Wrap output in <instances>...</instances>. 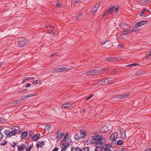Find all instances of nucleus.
Returning a JSON list of instances; mask_svg holds the SVG:
<instances>
[{
	"instance_id": "nucleus-55",
	"label": "nucleus",
	"mask_w": 151,
	"mask_h": 151,
	"mask_svg": "<svg viewBox=\"0 0 151 151\" xmlns=\"http://www.w3.org/2000/svg\"><path fill=\"white\" fill-rule=\"evenodd\" d=\"M93 96V94L91 95L90 96L88 97L87 98H86V100H87L90 99Z\"/></svg>"
},
{
	"instance_id": "nucleus-11",
	"label": "nucleus",
	"mask_w": 151,
	"mask_h": 151,
	"mask_svg": "<svg viewBox=\"0 0 151 151\" xmlns=\"http://www.w3.org/2000/svg\"><path fill=\"white\" fill-rule=\"evenodd\" d=\"M147 21H142L137 23L135 25L136 27L138 28L142 25H144L146 24Z\"/></svg>"
},
{
	"instance_id": "nucleus-54",
	"label": "nucleus",
	"mask_w": 151,
	"mask_h": 151,
	"mask_svg": "<svg viewBox=\"0 0 151 151\" xmlns=\"http://www.w3.org/2000/svg\"><path fill=\"white\" fill-rule=\"evenodd\" d=\"M30 86V83H28L25 86L26 88H28Z\"/></svg>"
},
{
	"instance_id": "nucleus-56",
	"label": "nucleus",
	"mask_w": 151,
	"mask_h": 151,
	"mask_svg": "<svg viewBox=\"0 0 151 151\" xmlns=\"http://www.w3.org/2000/svg\"><path fill=\"white\" fill-rule=\"evenodd\" d=\"M150 55H151V49L150 50V53L146 57L147 58H148V57Z\"/></svg>"
},
{
	"instance_id": "nucleus-46",
	"label": "nucleus",
	"mask_w": 151,
	"mask_h": 151,
	"mask_svg": "<svg viewBox=\"0 0 151 151\" xmlns=\"http://www.w3.org/2000/svg\"><path fill=\"white\" fill-rule=\"evenodd\" d=\"M145 9H144L141 12V13L140 14V16H141L142 17L143 16V14H144V13H145Z\"/></svg>"
},
{
	"instance_id": "nucleus-37",
	"label": "nucleus",
	"mask_w": 151,
	"mask_h": 151,
	"mask_svg": "<svg viewBox=\"0 0 151 151\" xmlns=\"http://www.w3.org/2000/svg\"><path fill=\"white\" fill-rule=\"evenodd\" d=\"M110 13V10H109V9L108 10L106 11L105 13L103 14V16L104 17V16L107 15V14Z\"/></svg>"
},
{
	"instance_id": "nucleus-20",
	"label": "nucleus",
	"mask_w": 151,
	"mask_h": 151,
	"mask_svg": "<svg viewBox=\"0 0 151 151\" xmlns=\"http://www.w3.org/2000/svg\"><path fill=\"white\" fill-rule=\"evenodd\" d=\"M27 134L28 133L26 131H24L23 132L20 136L21 139H24L27 136Z\"/></svg>"
},
{
	"instance_id": "nucleus-28",
	"label": "nucleus",
	"mask_w": 151,
	"mask_h": 151,
	"mask_svg": "<svg viewBox=\"0 0 151 151\" xmlns=\"http://www.w3.org/2000/svg\"><path fill=\"white\" fill-rule=\"evenodd\" d=\"M83 15L82 13H80L79 14L77 15L76 16V18L78 19H81L83 17Z\"/></svg>"
},
{
	"instance_id": "nucleus-3",
	"label": "nucleus",
	"mask_w": 151,
	"mask_h": 151,
	"mask_svg": "<svg viewBox=\"0 0 151 151\" xmlns=\"http://www.w3.org/2000/svg\"><path fill=\"white\" fill-rule=\"evenodd\" d=\"M28 42L27 40L20 38L18 40V43L19 47H22L26 45L28 43Z\"/></svg>"
},
{
	"instance_id": "nucleus-13",
	"label": "nucleus",
	"mask_w": 151,
	"mask_h": 151,
	"mask_svg": "<svg viewBox=\"0 0 151 151\" xmlns=\"http://www.w3.org/2000/svg\"><path fill=\"white\" fill-rule=\"evenodd\" d=\"M129 95L128 94H124L120 95H116L115 96V98L117 99H121L126 98Z\"/></svg>"
},
{
	"instance_id": "nucleus-51",
	"label": "nucleus",
	"mask_w": 151,
	"mask_h": 151,
	"mask_svg": "<svg viewBox=\"0 0 151 151\" xmlns=\"http://www.w3.org/2000/svg\"><path fill=\"white\" fill-rule=\"evenodd\" d=\"M58 149L57 147H55L52 151H58Z\"/></svg>"
},
{
	"instance_id": "nucleus-18",
	"label": "nucleus",
	"mask_w": 151,
	"mask_h": 151,
	"mask_svg": "<svg viewBox=\"0 0 151 151\" xmlns=\"http://www.w3.org/2000/svg\"><path fill=\"white\" fill-rule=\"evenodd\" d=\"M40 135V133H37L32 137L33 141H35L37 140L39 138Z\"/></svg>"
},
{
	"instance_id": "nucleus-9",
	"label": "nucleus",
	"mask_w": 151,
	"mask_h": 151,
	"mask_svg": "<svg viewBox=\"0 0 151 151\" xmlns=\"http://www.w3.org/2000/svg\"><path fill=\"white\" fill-rule=\"evenodd\" d=\"M63 143L65 144V145H69V144L72 142V140L70 139L69 138H66L65 139H64L63 138Z\"/></svg>"
},
{
	"instance_id": "nucleus-34",
	"label": "nucleus",
	"mask_w": 151,
	"mask_h": 151,
	"mask_svg": "<svg viewBox=\"0 0 151 151\" xmlns=\"http://www.w3.org/2000/svg\"><path fill=\"white\" fill-rule=\"evenodd\" d=\"M34 132L32 131H30L29 132V136L30 137V138H32L33 137V136L34 135Z\"/></svg>"
},
{
	"instance_id": "nucleus-63",
	"label": "nucleus",
	"mask_w": 151,
	"mask_h": 151,
	"mask_svg": "<svg viewBox=\"0 0 151 151\" xmlns=\"http://www.w3.org/2000/svg\"><path fill=\"white\" fill-rule=\"evenodd\" d=\"M79 2V1H75L74 2V3H73V4H76V3H78V2Z\"/></svg>"
},
{
	"instance_id": "nucleus-25",
	"label": "nucleus",
	"mask_w": 151,
	"mask_h": 151,
	"mask_svg": "<svg viewBox=\"0 0 151 151\" xmlns=\"http://www.w3.org/2000/svg\"><path fill=\"white\" fill-rule=\"evenodd\" d=\"M124 143V141L122 140H119L116 142V144L117 145H122Z\"/></svg>"
},
{
	"instance_id": "nucleus-6",
	"label": "nucleus",
	"mask_w": 151,
	"mask_h": 151,
	"mask_svg": "<svg viewBox=\"0 0 151 151\" xmlns=\"http://www.w3.org/2000/svg\"><path fill=\"white\" fill-rule=\"evenodd\" d=\"M117 137V134L116 133H114L110 137V139L113 141L112 143L114 144H115L116 143V138ZM112 144V143H111Z\"/></svg>"
},
{
	"instance_id": "nucleus-58",
	"label": "nucleus",
	"mask_w": 151,
	"mask_h": 151,
	"mask_svg": "<svg viewBox=\"0 0 151 151\" xmlns=\"http://www.w3.org/2000/svg\"><path fill=\"white\" fill-rule=\"evenodd\" d=\"M124 47V46L123 45H119V48H123Z\"/></svg>"
},
{
	"instance_id": "nucleus-19",
	"label": "nucleus",
	"mask_w": 151,
	"mask_h": 151,
	"mask_svg": "<svg viewBox=\"0 0 151 151\" xmlns=\"http://www.w3.org/2000/svg\"><path fill=\"white\" fill-rule=\"evenodd\" d=\"M44 145L45 143L44 141H39L37 142V148H41Z\"/></svg>"
},
{
	"instance_id": "nucleus-49",
	"label": "nucleus",
	"mask_w": 151,
	"mask_h": 151,
	"mask_svg": "<svg viewBox=\"0 0 151 151\" xmlns=\"http://www.w3.org/2000/svg\"><path fill=\"white\" fill-rule=\"evenodd\" d=\"M26 99V98L25 97V96H22L21 98V99H20V100H21V101H22V100H23L25 99Z\"/></svg>"
},
{
	"instance_id": "nucleus-57",
	"label": "nucleus",
	"mask_w": 151,
	"mask_h": 151,
	"mask_svg": "<svg viewBox=\"0 0 151 151\" xmlns=\"http://www.w3.org/2000/svg\"><path fill=\"white\" fill-rule=\"evenodd\" d=\"M108 41H109V40H107V41H105V42H101V45H105V44L106 43V42H108Z\"/></svg>"
},
{
	"instance_id": "nucleus-1",
	"label": "nucleus",
	"mask_w": 151,
	"mask_h": 151,
	"mask_svg": "<svg viewBox=\"0 0 151 151\" xmlns=\"http://www.w3.org/2000/svg\"><path fill=\"white\" fill-rule=\"evenodd\" d=\"M108 68H104L101 67L97 68L96 70H91L88 71L85 73L86 76H93L99 74L101 73L108 70Z\"/></svg>"
},
{
	"instance_id": "nucleus-30",
	"label": "nucleus",
	"mask_w": 151,
	"mask_h": 151,
	"mask_svg": "<svg viewBox=\"0 0 151 151\" xmlns=\"http://www.w3.org/2000/svg\"><path fill=\"white\" fill-rule=\"evenodd\" d=\"M89 149L88 147H83L80 150V151H89Z\"/></svg>"
},
{
	"instance_id": "nucleus-62",
	"label": "nucleus",
	"mask_w": 151,
	"mask_h": 151,
	"mask_svg": "<svg viewBox=\"0 0 151 151\" xmlns=\"http://www.w3.org/2000/svg\"><path fill=\"white\" fill-rule=\"evenodd\" d=\"M104 83H108L107 80V79H106L104 81Z\"/></svg>"
},
{
	"instance_id": "nucleus-41",
	"label": "nucleus",
	"mask_w": 151,
	"mask_h": 151,
	"mask_svg": "<svg viewBox=\"0 0 151 151\" xmlns=\"http://www.w3.org/2000/svg\"><path fill=\"white\" fill-rule=\"evenodd\" d=\"M56 5L57 7L59 8H61L62 7L61 4L59 3H56Z\"/></svg>"
},
{
	"instance_id": "nucleus-17",
	"label": "nucleus",
	"mask_w": 151,
	"mask_h": 151,
	"mask_svg": "<svg viewBox=\"0 0 151 151\" xmlns=\"http://www.w3.org/2000/svg\"><path fill=\"white\" fill-rule=\"evenodd\" d=\"M80 134L81 138H83L85 137L86 135V133L85 131L83 129L80 130Z\"/></svg>"
},
{
	"instance_id": "nucleus-27",
	"label": "nucleus",
	"mask_w": 151,
	"mask_h": 151,
	"mask_svg": "<svg viewBox=\"0 0 151 151\" xmlns=\"http://www.w3.org/2000/svg\"><path fill=\"white\" fill-rule=\"evenodd\" d=\"M74 138L75 139V140H79L81 139V137H79L78 135L76 134H75L74 136Z\"/></svg>"
},
{
	"instance_id": "nucleus-24",
	"label": "nucleus",
	"mask_w": 151,
	"mask_h": 151,
	"mask_svg": "<svg viewBox=\"0 0 151 151\" xmlns=\"http://www.w3.org/2000/svg\"><path fill=\"white\" fill-rule=\"evenodd\" d=\"M121 137L122 139H124L126 137V135L125 131L120 133Z\"/></svg>"
},
{
	"instance_id": "nucleus-16",
	"label": "nucleus",
	"mask_w": 151,
	"mask_h": 151,
	"mask_svg": "<svg viewBox=\"0 0 151 151\" xmlns=\"http://www.w3.org/2000/svg\"><path fill=\"white\" fill-rule=\"evenodd\" d=\"M109 130V128L106 126H104L101 128L100 131L101 132L104 133L108 131Z\"/></svg>"
},
{
	"instance_id": "nucleus-53",
	"label": "nucleus",
	"mask_w": 151,
	"mask_h": 151,
	"mask_svg": "<svg viewBox=\"0 0 151 151\" xmlns=\"http://www.w3.org/2000/svg\"><path fill=\"white\" fill-rule=\"evenodd\" d=\"M5 119L3 118L2 117L0 118V122H4L5 121Z\"/></svg>"
},
{
	"instance_id": "nucleus-40",
	"label": "nucleus",
	"mask_w": 151,
	"mask_h": 151,
	"mask_svg": "<svg viewBox=\"0 0 151 151\" xmlns=\"http://www.w3.org/2000/svg\"><path fill=\"white\" fill-rule=\"evenodd\" d=\"M31 78L30 77H27L25 78H24L23 81L22 83H24L27 80H29Z\"/></svg>"
},
{
	"instance_id": "nucleus-4",
	"label": "nucleus",
	"mask_w": 151,
	"mask_h": 151,
	"mask_svg": "<svg viewBox=\"0 0 151 151\" xmlns=\"http://www.w3.org/2000/svg\"><path fill=\"white\" fill-rule=\"evenodd\" d=\"M70 68L67 67H63L60 68H57L54 69L53 70V72H64L70 70Z\"/></svg>"
},
{
	"instance_id": "nucleus-47",
	"label": "nucleus",
	"mask_w": 151,
	"mask_h": 151,
	"mask_svg": "<svg viewBox=\"0 0 151 151\" xmlns=\"http://www.w3.org/2000/svg\"><path fill=\"white\" fill-rule=\"evenodd\" d=\"M12 129L16 131L18 130L19 129V127H13Z\"/></svg>"
},
{
	"instance_id": "nucleus-8",
	"label": "nucleus",
	"mask_w": 151,
	"mask_h": 151,
	"mask_svg": "<svg viewBox=\"0 0 151 151\" xmlns=\"http://www.w3.org/2000/svg\"><path fill=\"white\" fill-rule=\"evenodd\" d=\"M99 6V4H96L95 6L93 7L91 9V12L93 13L92 14H94L95 12H96L97 11L98 9Z\"/></svg>"
},
{
	"instance_id": "nucleus-7",
	"label": "nucleus",
	"mask_w": 151,
	"mask_h": 151,
	"mask_svg": "<svg viewBox=\"0 0 151 151\" xmlns=\"http://www.w3.org/2000/svg\"><path fill=\"white\" fill-rule=\"evenodd\" d=\"M110 12L111 14L114 13V14H116L118 12V7L117 6H114L109 9Z\"/></svg>"
},
{
	"instance_id": "nucleus-5",
	"label": "nucleus",
	"mask_w": 151,
	"mask_h": 151,
	"mask_svg": "<svg viewBox=\"0 0 151 151\" xmlns=\"http://www.w3.org/2000/svg\"><path fill=\"white\" fill-rule=\"evenodd\" d=\"M17 132L14 130H12L11 131L9 130H5L4 131V133L6 136L8 137H10L14 134H16Z\"/></svg>"
},
{
	"instance_id": "nucleus-14",
	"label": "nucleus",
	"mask_w": 151,
	"mask_h": 151,
	"mask_svg": "<svg viewBox=\"0 0 151 151\" xmlns=\"http://www.w3.org/2000/svg\"><path fill=\"white\" fill-rule=\"evenodd\" d=\"M63 141H62L61 142V144H62V146L61 147V151H65L66 149L68 147L69 145H65V144L63 143Z\"/></svg>"
},
{
	"instance_id": "nucleus-36",
	"label": "nucleus",
	"mask_w": 151,
	"mask_h": 151,
	"mask_svg": "<svg viewBox=\"0 0 151 151\" xmlns=\"http://www.w3.org/2000/svg\"><path fill=\"white\" fill-rule=\"evenodd\" d=\"M7 142L6 140H3L2 142H1L0 145H6L7 143Z\"/></svg>"
},
{
	"instance_id": "nucleus-43",
	"label": "nucleus",
	"mask_w": 151,
	"mask_h": 151,
	"mask_svg": "<svg viewBox=\"0 0 151 151\" xmlns=\"http://www.w3.org/2000/svg\"><path fill=\"white\" fill-rule=\"evenodd\" d=\"M101 150V148L100 146H97L96 147L95 151H100Z\"/></svg>"
},
{
	"instance_id": "nucleus-10",
	"label": "nucleus",
	"mask_w": 151,
	"mask_h": 151,
	"mask_svg": "<svg viewBox=\"0 0 151 151\" xmlns=\"http://www.w3.org/2000/svg\"><path fill=\"white\" fill-rule=\"evenodd\" d=\"M26 145L24 144H21L17 145V148L18 151H22L24 149Z\"/></svg>"
},
{
	"instance_id": "nucleus-39",
	"label": "nucleus",
	"mask_w": 151,
	"mask_h": 151,
	"mask_svg": "<svg viewBox=\"0 0 151 151\" xmlns=\"http://www.w3.org/2000/svg\"><path fill=\"white\" fill-rule=\"evenodd\" d=\"M66 138H69V133H66L65 135L64 136V139H65Z\"/></svg>"
},
{
	"instance_id": "nucleus-64",
	"label": "nucleus",
	"mask_w": 151,
	"mask_h": 151,
	"mask_svg": "<svg viewBox=\"0 0 151 151\" xmlns=\"http://www.w3.org/2000/svg\"><path fill=\"white\" fill-rule=\"evenodd\" d=\"M53 27V26H52L51 25H50L49 27V28H52Z\"/></svg>"
},
{
	"instance_id": "nucleus-31",
	"label": "nucleus",
	"mask_w": 151,
	"mask_h": 151,
	"mask_svg": "<svg viewBox=\"0 0 151 151\" xmlns=\"http://www.w3.org/2000/svg\"><path fill=\"white\" fill-rule=\"evenodd\" d=\"M50 125H46L45 126V129L47 131H50Z\"/></svg>"
},
{
	"instance_id": "nucleus-32",
	"label": "nucleus",
	"mask_w": 151,
	"mask_h": 151,
	"mask_svg": "<svg viewBox=\"0 0 151 151\" xmlns=\"http://www.w3.org/2000/svg\"><path fill=\"white\" fill-rule=\"evenodd\" d=\"M64 133H61L58 135L57 137L60 139L62 138L64 136Z\"/></svg>"
},
{
	"instance_id": "nucleus-21",
	"label": "nucleus",
	"mask_w": 151,
	"mask_h": 151,
	"mask_svg": "<svg viewBox=\"0 0 151 151\" xmlns=\"http://www.w3.org/2000/svg\"><path fill=\"white\" fill-rule=\"evenodd\" d=\"M116 59V58L112 57H107L105 58L106 60L110 62H114L115 61Z\"/></svg>"
},
{
	"instance_id": "nucleus-35",
	"label": "nucleus",
	"mask_w": 151,
	"mask_h": 151,
	"mask_svg": "<svg viewBox=\"0 0 151 151\" xmlns=\"http://www.w3.org/2000/svg\"><path fill=\"white\" fill-rule=\"evenodd\" d=\"M112 145L110 144H105L104 145L105 146L104 147H103L106 148V147H108V148H109L112 147Z\"/></svg>"
},
{
	"instance_id": "nucleus-38",
	"label": "nucleus",
	"mask_w": 151,
	"mask_h": 151,
	"mask_svg": "<svg viewBox=\"0 0 151 151\" xmlns=\"http://www.w3.org/2000/svg\"><path fill=\"white\" fill-rule=\"evenodd\" d=\"M25 97L26 98V99H27L29 97H33L34 96V95L33 94H31L29 95H25Z\"/></svg>"
},
{
	"instance_id": "nucleus-50",
	"label": "nucleus",
	"mask_w": 151,
	"mask_h": 151,
	"mask_svg": "<svg viewBox=\"0 0 151 151\" xmlns=\"http://www.w3.org/2000/svg\"><path fill=\"white\" fill-rule=\"evenodd\" d=\"M137 30L138 29H137L135 28H134V29H132L131 30H130V31H131V32L132 31H133L134 32H137Z\"/></svg>"
},
{
	"instance_id": "nucleus-22",
	"label": "nucleus",
	"mask_w": 151,
	"mask_h": 151,
	"mask_svg": "<svg viewBox=\"0 0 151 151\" xmlns=\"http://www.w3.org/2000/svg\"><path fill=\"white\" fill-rule=\"evenodd\" d=\"M80 148L79 147H72L71 151H80Z\"/></svg>"
},
{
	"instance_id": "nucleus-2",
	"label": "nucleus",
	"mask_w": 151,
	"mask_h": 151,
	"mask_svg": "<svg viewBox=\"0 0 151 151\" xmlns=\"http://www.w3.org/2000/svg\"><path fill=\"white\" fill-rule=\"evenodd\" d=\"M102 136L100 135L93 136L92 137V139L91 140L92 143L96 145H101L102 143Z\"/></svg>"
},
{
	"instance_id": "nucleus-29",
	"label": "nucleus",
	"mask_w": 151,
	"mask_h": 151,
	"mask_svg": "<svg viewBox=\"0 0 151 151\" xmlns=\"http://www.w3.org/2000/svg\"><path fill=\"white\" fill-rule=\"evenodd\" d=\"M21 102V100H20V99H19L18 100H17L16 101L14 102H12V104H19Z\"/></svg>"
},
{
	"instance_id": "nucleus-42",
	"label": "nucleus",
	"mask_w": 151,
	"mask_h": 151,
	"mask_svg": "<svg viewBox=\"0 0 151 151\" xmlns=\"http://www.w3.org/2000/svg\"><path fill=\"white\" fill-rule=\"evenodd\" d=\"M103 148L104 150V151H111V149L108 147H106V148L103 147Z\"/></svg>"
},
{
	"instance_id": "nucleus-48",
	"label": "nucleus",
	"mask_w": 151,
	"mask_h": 151,
	"mask_svg": "<svg viewBox=\"0 0 151 151\" xmlns=\"http://www.w3.org/2000/svg\"><path fill=\"white\" fill-rule=\"evenodd\" d=\"M40 82V81H39L36 80L34 81L33 83L35 84L36 85L38 84Z\"/></svg>"
},
{
	"instance_id": "nucleus-26",
	"label": "nucleus",
	"mask_w": 151,
	"mask_h": 151,
	"mask_svg": "<svg viewBox=\"0 0 151 151\" xmlns=\"http://www.w3.org/2000/svg\"><path fill=\"white\" fill-rule=\"evenodd\" d=\"M131 32L130 30L129 29L128 30H124L122 31V34L123 35H125L128 34L129 33Z\"/></svg>"
},
{
	"instance_id": "nucleus-33",
	"label": "nucleus",
	"mask_w": 151,
	"mask_h": 151,
	"mask_svg": "<svg viewBox=\"0 0 151 151\" xmlns=\"http://www.w3.org/2000/svg\"><path fill=\"white\" fill-rule=\"evenodd\" d=\"M32 145L31 146V145H30L29 146H27L26 147V151H30L32 147Z\"/></svg>"
},
{
	"instance_id": "nucleus-59",
	"label": "nucleus",
	"mask_w": 151,
	"mask_h": 151,
	"mask_svg": "<svg viewBox=\"0 0 151 151\" xmlns=\"http://www.w3.org/2000/svg\"><path fill=\"white\" fill-rule=\"evenodd\" d=\"M53 32L52 31H51V30L50 31L49 30H47V33H53Z\"/></svg>"
},
{
	"instance_id": "nucleus-23",
	"label": "nucleus",
	"mask_w": 151,
	"mask_h": 151,
	"mask_svg": "<svg viewBox=\"0 0 151 151\" xmlns=\"http://www.w3.org/2000/svg\"><path fill=\"white\" fill-rule=\"evenodd\" d=\"M145 74V72L142 71H138L135 73V75L137 76H141Z\"/></svg>"
},
{
	"instance_id": "nucleus-45",
	"label": "nucleus",
	"mask_w": 151,
	"mask_h": 151,
	"mask_svg": "<svg viewBox=\"0 0 151 151\" xmlns=\"http://www.w3.org/2000/svg\"><path fill=\"white\" fill-rule=\"evenodd\" d=\"M4 135L2 134L1 132H0V140H2L3 138Z\"/></svg>"
},
{
	"instance_id": "nucleus-12",
	"label": "nucleus",
	"mask_w": 151,
	"mask_h": 151,
	"mask_svg": "<svg viewBox=\"0 0 151 151\" xmlns=\"http://www.w3.org/2000/svg\"><path fill=\"white\" fill-rule=\"evenodd\" d=\"M72 105L70 103H65L62 105L61 107L62 108H68L70 107Z\"/></svg>"
},
{
	"instance_id": "nucleus-15",
	"label": "nucleus",
	"mask_w": 151,
	"mask_h": 151,
	"mask_svg": "<svg viewBox=\"0 0 151 151\" xmlns=\"http://www.w3.org/2000/svg\"><path fill=\"white\" fill-rule=\"evenodd\" d=\"M120 27L122 29H127L128 28H130V26L128 24L124 23H122L119 24Z\"/></svg>"
},
{
	"instance_id": "nucleus-61",
	"label": "nucleus",
	"mask_w": 151,
	"mask_h": 151,
	"mask_svg": "<svg viewBox=\"0 0 151 151\" xmlns=\"http://www.w3.org/2000/svg\"><path fill=\"white\" fill-rule=\"evenodd\" d=\"M27 91V89H24L22 91L23 92H26V91Z\"/></svg>"
},
{
	"instance_id": "nucleus-44",
	"label": "nucleus",
	"mask_w": 151,
	"mask_h": 151,
	"mask_svg": "<svg viewBox=\"0 0 151 151\" xmlns=\"http://www.w3.org/2000/svg\"><path fill=\"white\" fill-rule=\"evenodd\" d=\"M119 130L120 132V133L124 131V129L121 127L119 128Z\"/></svg>"
},
{
	"instance_id": "nucleus-52",
	"label": "nucleus",
	"mask_w": 151,
	"mask_h": 151,
	"mask_svg": "<svg viewBox=\"0 0 151 151\" xmlns=\"http://www.w3.org/2000/svg\"><path fill=\"white\" fill-rule=\"evenodd\" d=\"M56 54H57L56 53H55L53 54H52L51 55H50V58H52V57H53L55 56V55H56Z\"/></svg>"
},
{
	"instance_id": "nucleus-60",
	"label": "nucleus",
	"mask_w": 151,
	"mask_h": 151,
	"mask_svg": "<svg viewBox=\"0 0 151 151\" xmlns=\"http://www.w3.org/2000/svg\"><path fill=\"white\" fill-rule=\"evenodd\" d=\"M16 145V143L14 142L13 143V144L12 145V146L13 147H14Z\"/></svg>"
}]
</instances>
